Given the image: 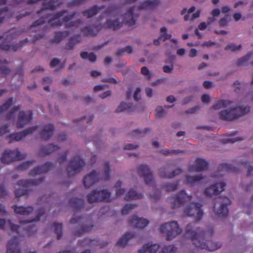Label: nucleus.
<instances>
[{"mask_svg": "<svg viewBox=\"0 0 253 253\" xmlns=\"http://www.w3.org/2000/svg\"><path fill=\"white\" fill-rule=\"evenodd\" d=\"M185 236L191 240L197 248L206 249L209 251L216 250L221 247V244L217 242L206 240L205 234L199 228L188 224L185 230Z\"/></svg>", "mask_w": 253, "mask_h": 253, "instance_id": "nucleus-1", "label": "nucleus"}, {"mask_svg": "<svg viewBox=\"0 0 253 253\" xmlns=\"http://www.w3.org/2000/svg\"><path fill=\"white\" fill-rule=\"evenodd\" d=\"M110 166L108 163L104 164L101 175L97 173L95 170H93L85 176L84 178V184L85 187L87 188L90 187L94 184L97 182L100 178L105 180H108L110 178Z\"/></svg>", "mask_w": 253, "mask_h": 253, "instance_id": "nucleus-2", "label": "nucleus"}, {"mask_svg": "<svg viewBox=\"0 0 253 253\" xmlns=\"http://www.w3.org/2000/svg\"><path fill=\"white\" fill-rule=\"evenodd\" d=\"M20 33L18 32H13L10 31L9 33H7L5 37L2 42L0 43V49L3 51H16L18 49L23 47L26 43L29 42L27 38L20 41L16 44H9L7 42H9L15 39L17 36H19Z\"/></svg>", "mask_w": 253, "mask_h": 253, "instance_id": "nucleus-3", "label": "nucleus"}, {"mask_svg": "<svg viewBox=\"0 0 253 253\" xmlns=\"http://www.w3.org/2000/svg\"><path fill=\"white\" fill-rule=\"evenodd\" d=\"M250 110V108L248 106H237L228 110L221 111L219 113V117L222 120L231 121L244 116L249 112Z\"/></svg>", "mask_w": 253, "mask_h": 253, "instance_id": "nucleus-4", "label": "nucleus"}, {"mask_svg": "<svg viewBox=\"0 0 253 253\" xmlns=\"http://www.w3.org/2000/svg\"><path fill=\"white\" fill-rule=\"evenodd\" d=\"M160 230L162 233L164 234L168 241L172 240L182 232V229L177 222L175 221H171L163 224L161 226Z\"/></svg>", "mask_w": 253, "mask_h": 253, "instance_id": "nucleus-5", "label": "nucleus"}, {"mask_svg": "<svg viewBox=\"0 0 253 253\" xmlns=\"http://www.w3.org/2000/svg\"><path fill=\"white\" fill-rule=\"evenodd\" d=\"M192 196L188 195L185 191L181 190L179 193L172 195L168 198V201L172 209H176L190 202Z\"/></svg>", "mask_w": 253, "mask_h": 253, "instance_id": "nucleus-6", "label": "nucleus"}, {"mask_svg": "<svg viewBox=\"0 0 253 253\" xmlns=\"http://www.w3.org/2000/svg\"><path fill=\"white\" fill-rule=\"evenodd\" d=\"M230 204L229 199L226 197H218L215 198L213 210L218 217H225L228 213L227 205Z\"/></svg>", "mask_w": 253, "mask_h": 253, "instance_id": "nucleus-7", "label": "nucleus"}, {"mask_svg": "<svg viewBox=\"0 0 253 253\" xmlns=\"http://www.w3.org/2000/svg\"><path fill=\"white\" fill-rule=\"evenodd\" d=\"M85 166L83 159H71L69 163L66 171L69 176H74L83 170Z\"/></svg>", "mask_w": 253, "mask_h": 253, "instance_id": "nucleus-8", "label": "nucleus"}, {"mask_svg": "<svg viewBox=\"0 0 253 253\" xmlns=\"http://www.w3.org/2000/svg\"><path fill=\"white\" fill-rule=\"evenodd\" d=\"M202 205L199 203H191L184 209V214L189 216H193L195 220L198 221L200 220L203 212L201 210Z\"/></svg>", "mask_w": 253, "mask_h": 253, "instance_id": "nucleus-9", "label": "nucleus"}, {"mask_svg": "<svg viewBox=\"0 0 253 253\" xmlns=\"http://www.w3.org/2000/svg\"><path fill=\"white\" fill-rule=\"evenodd\" d=\"M137 171L138 175L143 178L146 184L148 185L153 184L154 177L152 171L148 165L145 164L139 165Z\"/></svg>", "mask_w": 253, "mask_h": 253, "instance_id": "nucleus-10", "label": "nucleus"}, {"mask_svg": "<svg viewBox=\"0 0 253 253\" xmlns=\"http://www.w3.org/2000/svg\"><path fill=\"white\" fill-rule=\"evenodd\" d=\"M33 113L31 110L20 111L18 115L16 126L17 128H22L32 120Z\"/></svg>", "mask_w": 253, "mask_h": 253, "instance_id": "nucleus-11", "label": "nucleus"}, {"mask_svg": "<svg viewBox=\"0 0 253 253\" xmlns=\"http://www.w3.org/2000/svg\"><path fill=\"white\" fill-rule=\"evenodd\" d=\"M181 172L180 169H174L171 165L167 166L159 169L160 176L163 178H172Z\"/></svg>", "mask_w": 253, "mask_h": 253, "instance_id": "nucleus-12", "label": "nucleus"}, {"mask_svg": "<svg viewBox=\"0 0 253 253\" xmlns=\"http://www.w3.org/2000/svg\"><path fill=\"white\" fill-rule=\"evenodd\" d=\"M37 128V126H31L22 131L11 133L9 134L7 137L9 140L10 142H11L13 141H19L28 134L32 133Z\"/></svg>", "mask_w": 253, "mask_h": 253, "instance_id": "nucleus-13", "label": "nucleus"}, {"mask_svg": "<svg viewBox=\"0 0 253 253\" xmlns=\"http://www.w3.org/2000/svg\"><path fill=\"white\" fill-rule=\"evenodd\" d=\"M76 15V12L73 11L70 14L64 16L62 19V24L65 23L64 26L66 29H69L72 27H78V26L83 23V20L81 18L73 21L71 20Z\"/></svg>", "mask_w": 253, "mask_h": 253, "instance_id": "nucleus-14", "label": "nucleus"}, {"mask_svg": "<svg viewBox=\"0 0 253 253\" xmlns=\"http://www.w3.org/2000/svg\"><path fill=\"white\" fill-rule=\"evenodd\" d=\"M102 27V26L100 24L96 25L87 26L81 28V31L84 36L93 37L98 34Z\"/></svg>", "mask_w": 253, "mask_h": 253, "instance_id": "nucleus-15", "label": "nucleus"}, {"mask_svg": "<svg viewBox=\"0 0 253 253\" xmlns=\"http://www.w3.org/2000/svg\"><path fill=\"white\" fill-rule=\"evenodd\" d=\"M225 184L224 182L217 183L211 185L205 190V194L207 196L211 197L214 195H217L224 190Z\"/></svg>", "mask_w": 253, "mask_h": 253, "instance_id": "nucleus-16", "label": "nucleus"}, {"mask_svg": "<svg viewBox=\"0 0 253 253\" xmlns=\"http://www.w3.org/2000/svg\"><path fill=\"white\" fill-rule=\"evenodd\" d=\"M63 3L60 0H50L47 2L42 3V7L37 11V14H40L43 10H50L53 11L59 7Z\"/></svg>", "mask_w": 253, "mask_h": 253, "instance_id": "nucleus-17", "label": "nucleus"}, {"mask_svg": "<svg viewBox=\"0 0 253 253\" xmlns=\"http://www.w3.org/2000/svg\"><path fill=\"white\" fill-rule=\"evenodd\" d=\"M67 12L66 9H63L56 12L53 14L52 17L48 20V23L51 27H60L62 25V22L59 19L64 14Z\"/></svg>", "mask_w": 253, "mask_h": 253, "instance_id": "nucleus-18", "label": "nucleus"}, {"mask_svg": "<svg viewBox=\"0 0 253 253\" xmlns=\"http://www.w3.org/2000/svg\"><path fill=\"white\" fill-rule=\"evenodd\" d=\"M208 163L205 159H196L195 164L189 168V171H200L207 169Z\"/></svg>", "mask_w": 253, "mask_h": 253, "instance_id": "nucleus-19", "label": "nucleus"}, {"mask_svg": "<svg viewBox=\"0 0 253 253\" xmlns=\"http://www.w3.org/2000/svg\"><path fill=\"white\" fill-rule=\"evenodd\" d=\"M136 7L133 6L130 7L128 11L125 14L124 22L126 24L129 26H132L135 24L136 18L138 15H134V11Z\"/></svg>", "mask_w": 253, "mask_h": 253, "instance_id": "nucleus-20", "label": "nucleus"}, {"mask_svg": "<svg viewBox=\"0 0 253 253\" xmlns=\"http://www.w3.org/2000/svg\"><path fill=\"white\" fill-rule=\"evenodd\" d=\"M18 244L19 240L17 237L11 238L7 243L6 253H21Z\"/></svg>", "mask_w": 253, "mask_h": 253, "instance_id": "nucleus-21", "label": "nucleus"}, {"mask_svg": "<svg viewBox=\"0 0 253 253\" xmlns=\"http://www.w3.org/2000/svg\"><path fill=\"white\" fill-rule=\"evenodd\" d=\"M149 223V221L145 218L138 217L137 216H133L129 220V224L131 226L143 228Z\"/></svg>", "mask_w": 253, "mask_h": 253, "instance_id": "nucleus-22", "label": "nucleus"}, {"mask_svg": "<svg viewBox=\"0 0 253 253\" xmlns=\"http://www.w3.org/2000/svg\"><path fill=\"white\" fill-rule=\"evenodd\" d=\"M54 130V126L53 124H49L45 125L40 133L41 137L44 140L49 139L53 135Z\"/></svg>", "mask_w": 253, "mask_h": 253, "instance_id": "nucleus-23", "label": "nucleus"}, {"mask_svg": "<svg viewBox=\"0 0 253 253\" xmlns=\"http://www.w3.org/2000/svg\"><path fill=\"white\" fill-rule=\"evenodd\" d=\"M44 179V177H42L38 179H22L18 181L17 184L23 187L27 188L33 185H38L41 183Z\"/></svg>", "mask_w": 253, "mask_h": 253, "instance_id": "nucleus-24", "label": "nucleus"}, {"mask_svg": "<svg viewBox=\"0 0 253 253\" xmlns=\"http://www.w3.org/2000/svg\"><path fill=\"white\" fill-rule=\"evenodd\" d=\"M53 167L52 164L50 163H47L44 165L38 167L30 172V175L35 176L37 174H40L42 173L47 172L50 170L51 168Z\"/></svg>", "mask_w": 253, "mask_h": 253, "instance_id": "nucleus-25", "label": "nucleus"}, {"mask_svg": "<svg viewBox=\"0 0 253 253\" xmlns=\"http://www.w3.org/2000/svg\"><path fill=\"white\" fill-rule=\"evenodd\" d=\"M9 228L11 231L17 234L19 233V226L16 224H13L9 220H5L3 219H0V229Z\"/></svg>", "mask_w": 253, "mask_h": 253, "instance_id": "nucleus-26", "label": "nucleus"}, {"mask_svg": "<svg viewBox=\"0 0 253 253\" xmlns=\"http://www.w3.org/2000/svg\"><path fill=\"white\" fill-rule=\"evenodd\" d=\"M104 6V5L99 6L97 5H94L88 9L83 11L82 14L84 17L90 18L96 15Z\"/></svg>", "mask_w": 253, "mask_h": 253, "instance_id": "nucleus-27", "label": "nucleus"}, {"mask_svg": "<svg viewBox=\"0 0 253 253\" xmlns=\"http://www.w3.org/2000/svg\"><path fill=\"white\" fill-rule=\"evenodd\" d=\"M159 0H147L143 1L138 6V9L152 10L155 8L160 3Z\"/></svg>", "mask_w": 253, "mask_h": 253, "instance_id": "nucleus-28", "label": "nucleus"}, {"mask_svg": "<svg viewBox=\"0 0 253 253\" xmlns=\"http://www.w3.org/2000/svg\"><path fill=\"white\" fill-rule=\"evenodd\" d=\"M58 148L57 145L53 144L42 146L39 151V154L41 156H46L57 150Z\"/></svg>", "mask_w": 253, "mask_h": 253, "instance_id": "nucleus-29", "label": "nucleus"}, {"mask_svg": "<svg viewBox=\"0 0 253 253\" xmlns=\"http://www.w3.org/2000/svg\"><path fill=\"white\" fill-rule=\"evenodd\" d=\"M25 157L17 149L5 150L0 158H25Z\"/></svg>", "mask_w": 253, "mask_h": 253, "instance_id": "nucleus-30", "label": "nucleus"}, {"mask_svg": "<svg viewBox=\"0 0 253 253\" xmlns=\"http://www.w3.org/2000/svg\"><path fill=\"white\" fill-rule=\"evenodd\" d=\"M15 213L17 214L27 215L33 211V208L31 206L24 207V206H17L14 205L12 207Z\"/></svg>", "mask_w": 253, "mask_h": 253, "instance_id": "nucleus-31", "label": "nucleus"}, {"mask_svg": "<svg viewBox=\"0 0 253 253\" xmlns=\"http://www.w3.org/2000/svg\"><path fill=\"white\" fill-rule=\"evenodd\" d=\"M93 227V225L91 220H89L86 222L84 220L83 226L79 230L76 231L74 234L79 236L82 234L88 233L92 230Z\"/></svg>", "mask_w": 253, "mask_h": 253, "instance_id": "nucleus-32", "label": "nucleus"}, {"mask_svg": "<svg viewBox=\"0 0 253 253\" xmlns=\"http://www.w3.org/2000/svg\"><path fill=\"white\" fill-rule=\"evenodd\" d=\"M135 106L131 103H126L122 102L116 110L117 113L126 111L128 113H130L135 110Z\"/></svg>", "mask_w": 253, "mask_h": 253, "instance_id": "nucleus-33", "label": "nucleus"}, {"mask_svg": "<svg viewBox=\"0 0 253 253\" xmlns=\"http://www.w3.org/2000/svg\"><path fill=\"white\" fill-rule=\"evenodd\" d=\"M122 26V23H121L118 19H108L106 21V22L103 24V27L105 28L110 29L113 30H116L120 29Z\"/></svg>", "mask_w": 253, "mask_h": 253, "instance_id": "nucleus-34", "label": "nucleus"}, {"mask_svg": "<svg viewBox=\"0 0 253 253\" xmlns=\"http://www.w3.org/2000/svg\"><path fill=\"white\" fill-rule=\"evenodd\" d=\"M159 248L157 244H147L139 250V253H156Z\"/></svg>", "mask_w": 253, "mask_h": 253, "instance_id": "nucleus-35", "label": "nucleus"}, {"mask_svg": "<svg viewBox=\"0 0 253 253\" xmlns=\"http://www.w3.org/2000/svg\"><path fill=\"white\" fill-rule=\"evenodd\" d=\"M144 197V196L142 193L138 192L133 189H131L126 195L125 199L126 200H139L143 199Z\"/></svg>", "mask_w": 253, "mask_h": 253, "instance_id": "nucleus-36", "label": "nucleus"}, {"mask_svg": "<svg viewBox=\"0 0 253 253\" xmlns=\"http://www.w3.org/2000/svg\"><path fill=\"white\" fill-rule=\"evenodd\" d=\"M236 169L230 165L227 164H221L218 167L219 173L217 176H222L230 172H234L236 171Z\"/></svg>", "mask_w": 253, "mask_h": 253, "instance_id": "nucleus-37", "label": "nucleus"}, {"mask_svg": "<svg viewBox=\"0 0 253 253\" xmlns=\"http://www.w3.org/2000/svg\"><path fill=\"white\" fill-rule=\"evenodd\" d=\"M81 41L82 38L80 35H75L70 39L69 42L66 44L65 48L69 50H72L75 45L80 43Z\"/></svg>", "mask_w": 253, "mask_h": 253, "instance_id": "nucleus-38", "label": "nucleus"}, {"mask_svg": "<svg viewBox=\"0 0 253 253\" xmlns=\"http://www.w3.org/2000/svg\"><path fill=\"white\" fill-rule=\"evenodd\" d=\"M69 35L68 31H57L55 32V36L53 39L50 40L51 43H59L64 38L67 37Z\"/></svg>", "mask_w": 253, "mask_h": 253, "instance_id": "nucleus-39", "label": "nucleus"}, {"mask_svg": "<svg viewBox=\"0 0 253 253\" xmlns=\"http://www.w3.org/2000/svg\"><path fill=\"white\" fill-rule=\"evenodd\" d=\"M204 178V176L201 174L194 176L187 175L186 176V181L187 183L193 185L195 183H200Z\"/></svg>", "mask_w": 253, "mask_h": 253, "instance_id": "nucleus-40", "label": "nucleus"}, {"mask_svg": "<svg viewBox=\"0 0 253 253\" xmlns=\"http://www.w3.org/2000/svg\"><path fill=\"white\" fill-rule=\"evenodd\" d=\"M232 101L229 100L221 99L218 100L212 107L213 110L220 109L227 107L232 103Z\"/></svg>", "mask_w": 253, "mask_h": 253, "instance_id": "nucleus-41", "label": "nucleus"}, {"mask_svg": "<svg viewBox=\"0 0 253 253\" xmlns=\"http://www.w3.org/2000/svg\"><path fill=\"white\" fill-rule=\"evenodd\" d=\"M70 204L76 210L82 209L84 205V201L82 199L73 198L70 201Z\"/></svg>", "mask_w": 253, "mask_h": 253, "instance_id": "nucleus-42", "label": "nucleus"}, {"mask_svg": "<svg viewBox=\"0 0 253 253\" xmlns=\"http://www.w3.org/2000/svg\"><path fill=\"white\" fill-rule=\"evenodd\" d=\"M134 237V234L132 233H127L123 236L118 241L117 245L122 247H124L127 242Z\"/></svg>", "mask_w": 253, "mask_h": 253, "instance_id": "nucleus-43", "label": "nucleus"}, {"mask_svg": "<svg viewBox=\"0 0 253 253\" xmlns=\"http://www.w3.org/2000/svg\"><path fill=\"white\" fill-rule=\"evenodd\" d=\"M99 190H94L91 192L87 196V201L90 203L99 202Z\"/></svg>", "mask_w": 253, "mask_h": 253, "instance_id": "nucleus-44", "label": "nucleus"}, {"mask_svg": "<svg viewBox=\"0 0 253 253\" xmlns=\"http://www.w3.org/2000/svg\"><path fill=\"white\" fill-rule=\"evenodd\" d=\"M9 62L6 60H0V73L4 76H6L10 73V70L4 65H7Z\"/></svg>", "mask_w": 253, "mask_h": 253, "instance_id": "nucleus-45", "label": "nucleus"}, {"mask_svg": "<svg viewBox=\"0 0 253 253\" xmlns=\"http://www.w3.org/2000/svg\"><path fill=\"white\" fill-rule=\"evenodd\" d=\"M80 56L83 59H88L91 62H94L96 60V55L93 52L88 53L86 51H83L81 53Z\"/></svg>", "mask_w": 253, "mask_h": 253, "instance_id": "nucleus-46", "label": "nucleus"}, {"mask_svg": "<svg viewBox=\"0 0 253 253\" xmlns=\"http://www.w3.org/2000/svg\"><path fill=\"white\" fill-rule=\"evenodd\" d=\"M99 193H103L99 194V202L105 201L108 202L110 201L111 193L109 192L107 190L102 189L99 190Z\"/></svg>", "mask_w": 253, "mask_h": 253, "instance_id": "nucleus-47", "label": "nucleus"}, {"mask_svg": "<svg viewBox=\"0 0 253 253\" xmlns=\"http://www.w3.org/2000/svg\"><path fill=\"white\" fill-rule=\"evenodd\" d=\"M161 197V191L158 189H154L149 194L150 200L154 202L159 201Z\"/></svg>", "mask_w": 253, "mask_h": 253, "instance_id": "nucleus-48", "label": "nucleus"}, {"mask_svg": "<svg viewBox=\"0 0 253 253\" xmlns=\"http://www.w3.org/2000/svg\"><path fill=\"white\" fill-rule=\"evenodd\" d=\"M44 213V211L43 209H40L38 211V215L35 218H33L29 220H20V223L21 225H24L27 223H29L34 221H38L40 220V216Z\"/></svg>", "mask_w": 253, "mask_h": 253, "instance_id": "nucleus-49", "label": "nucleus"}, {"mask_svg": "<svg viewBox=\"0 0 253 253\" xmlns=\"http://www.w3.org/2000/svg\"><path fill=\"white\" fill-rule=\"evenodd\" d=\"M51 16L50 14H47L44 16L40 17L39 19L35 21L30 26V29H32L38 26L42 25L45 22L46 20Z\"/></svg>", "mask_w": 253, "mask_h": 253, "instance_id": "nucleus-50", "label": "nucleus"}, {"mask_svg": "<svg viewBox=\"0 0 253 253\" xmlns=\"http://www.w3.org/2000/svg\"><path fill=\"white\" fill-rule=\"evenodd\" d=\"M13 98L10 97L1 106H0V114L6 111L13 104Z\"/></svg>", "mask_w": 253, "mask_h": 253, "instance_id": "nucleus-51", "label": "nucleus"}, {"mask_svg": "<svg viewBox=\"0 0 253 253\" xmlns=\"http://www.w3.org/2000/svg\"><path fill=\"white\" fill-rule=\"evenodd\" d=\"M53 229L57 235V238L59 240L62 235V225L61 223H54Z\"/></svg>", "mask_w": 253, "mask_h": 253, "instance_id": "nucleus-52", "label": "nucleus"}, {"mask_svg": "<svg viewBox=\"0 0 253 253\" xmlns=\"http://www.w3.org/2000/svg\"><path fill=\"white\" fill-rule=\"evenodd\" d=\"M178 185V182L173 183H168L163 186L164 189L168 192H172L177 189Z\"/></svg>", "mask_w": 253, "mask_h": 253, "instance_id": "nucleus-53", "label": "nucleus"}, {"mask_svg": "<svg viewBox=\"0 0 253 253\" xmlns=\"http://www.w3.org/2000/svg\"><path fill=\"white\" fill-rule=\"evenodd\" d=\"M21 107V105H18L16 106H14L6 114V119L7 120H10L14 118V114Z\"/></svg>", "mask_w": 253, "mask_h": 253, "instance_id": "nucleus-54", "label": "nucleus"}, {"mask_svg": "<svg viewBox=\"0 0 253 253\" xmlns=\"http://www.w3.org/2000/svg\"><path fill=\"white\" fill-rule=\"evenodd\" d=\"M161 152L164 155H177L181 153H183V151H181L179 150H174V149H162Z\"/></svg>", "mask_w": 253, "mask_h": 253, "instance_id": "nucleus-55", "label": "nucleus"}, {"mask_svg": "<svg viewBox=\"0 0 253 253\" xmlns=\"http://www.w3.org/2000/svg\"><path fill=\"white\" fill-rule=\"evenodd\" d=\"M41 0H14V4L22 5L26 4H34L36 3Z\"/></svg>", "mask_w": 253, "mask_h": 253, "instance_id": "nucleus-56", "label": "nucleus"}, {"mask_svg": "<svg viewBox=\"0 0 253 253\" xmlns=\"http://www.w3.org/2000/svg\"><path fill=\"white\" fill-rule=\"evenodd\" d=\"M250 56L251 54L248 53L246 56L241 58H239V59L237 60V61L236 62V65L238 66L246 65Z\"/></svg>", "mask_w": 253, "mask_h": 253, "instance_id": "nucleus-57", "label": "nucleus"}, {"mask_svg": "<svg viewBox=\"0 0 253 253\" xmlns=\"http://www.w3.org/2000/svg\"><path fill=\"white\" fill-rule=\"evenodd\" d=\"M137 207V205L135 204H126L125 205L122 210V213L123 215H126L128 214L129 211Z\"/></svg>", "mask_w": 253, "mask_h": 253, "instance_id": "nucleus-58", "label": "nucleus"}, {"mask_svg": "<svg viewBox=\"0 0 253 253\" xmlns=\"http://www.w3.org/2000/svg\"><path fill=\"white\" fill-rule=\"evenodd\" d=\"M177 248L173 245H170L165 247L162 250L163 253H175Z\"/></svg>", "mask_w": 253, "mask_h": 253, "instance_id": "nucleus-59", "label": "nucleus"}, {"mask_svg": "<svg viewBox=\"0 0 253 253\" xmlns=\"http://www.w3.org/2000/svg\"><path fill=\"white\" fill-rule=\"evenodd\" d=\"M150 129L148 128H145L144 130H141L137 129L133 130L131 132V135L134 136H141L145 134L147 132L149 131Z\"/></svg>", "mask_w": 253, "mask_h": 253, "instance_id": "nucleus-60", "label": "nucleus"}, {"mask_svg": "<svg viewBox=\"0 0 253 253\" xmlns=\"http://www.w3.org/2000/svg\"><path fill=\"white\" fill-rule=\"evenodd\" d=\"M234 85L235 86V91L238 93L241 89L245 88L247 84L244 83H239L238 81L234 83Z\"/></svg>", "mask_w": 253, "mask_h": 253, "instance_id": "nucleus-61", "label": "nucleus"}, {"mask_svg": "<svg viewBox=\"0 0 253 253\" xmlns=\"http://www.w3.org/2000/svg\"><path fill=\"white\" fill-rule=\"evenodd\" d=\"M141 73L144 75L147 80H149L152 77V74L146 66H143L141 69Z\"/></svg>", "mask_w": 253, "mask_h": 253, "instance_id": "nucleus-62", "label": "nucleus"}, {"mask_svg": "<svg viewBox=\"0 0 253 253\" xmlns=\"http://www.w3.org/2000/svg\"><path fill=\"white\" fill-rule=\"evenodd\" d=\"M241 47V44H239L237 46L235 43H232L226 46L225 47V50H227L228 49H230L232 51H235L237 50L240 49Z\"/></svg>", "mask_w": 253, "mask_h": 253, "instance_id": "nucleus-63", "label": "nucleus"}, {"mask_svg": "<svg viewBox=\"0 0 253 253\" xmlns=\"http://www.w3.org/2000/svg\"><path fill=\"white\" fill-rule=\"evenodd\" d=\"M165 114L164 109L161 106L157 107L156 109L155 116L156 118H161Z\"/></svg>", "mask_w": 253, "mask_h": 253, "instance_id": "nucleus-64", "label": "nucleus"}]
</instances>
